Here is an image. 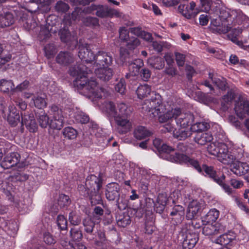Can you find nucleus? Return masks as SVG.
Wrapping results in <instances>:
<instances>
[{
  "mask_svg": "<svg viewBox=\"0 0 249 249\" xmlns=\"http://www.w3.org/2000/svg\"><path fill=\"white\" fill-rule=\"evenodd\" d=\"M234 109L240 119H244L247 116H249V102L245 98L239 97L235 101Z\"/></svg>",
  "mask_w": 249,
  "mask_h": 249,
  "instance_id": "obj_6",
  "label": "nucleus"
},
{
  "mask_svg": "<svg viewBox=\"0 0 249 249\" xmlns=\"http://www.w3.org/2000/svg\"><path fill=\"white\" fill-rule=\"evenodd\" d=\"M125 42L127 48L129 50H134L140 44L139 39L134 36L130 37L128 41Z\"/></svg>",
  "mask_w": 249,
  "mask_h": 249,
  "instance_id": "obj_56",
  "label": "nucleus"
},
{
  "mask_svg": "<svg viewBox=\"0 0 249 249\" xmlns=\"http://www.w3.org/2000/svg\"><path fill=\"white\" fill-rule=\"evenodd\" d=\"M184 209L183 207L180 205H176L172 209V211L170 213L171 216H176L177 218H180L184 214Z\"/></svg>",
  "mask_w": 249,
  "mask_h": 249,
  "instance_id": "obj_60",
  "label": "nucleus"
},
{
  "mask_svg": "<svg viewBox=\"0 0 249 249\" xmlns=\"http://www.w3.org/2000/svg\"><path fill=\"white\" fill-rule=\"evenodd\" d=\"M14 89V85L12 80L1 79L0 80V90L3 92H8Z\"/></svg>",
  "mask_w": 249,
  "mask_h": 249,
  "instance_id": "obj_41",
  "label": "nucleus"
},
{
  "mask_svg": "<svg viewBox=\"0 0 249 249\" xmlns=\"http://www.w3.org/2000/svg\"><path fill=\"white\" fill-rule=\"evenodd\" d=\"M151 94L152 95L151 98L145 101V105L143 107V108L149 113L150 116L155 117L164 113L166 108L162 104L160 96L159 94H156L153 92Z\"/></svg>",
  "mask_w": 249,
  "mask_h": 249,
  "instance_id": "obj_3",
  "label": "nucleus"
},
{
  "mask_svg": "<svg viewBox=\"0 0 249 249\" xmlns=\"http://www.w3.org/2000/svg\"><path fill=\"white\" fill-rule=\"evenodd\" d=\"M69 220L71 224L78 225L81 222V216L74 212H71L69 213Z\"/></svg>",
  "mask_w": 249,
  "mask_h": 249,
  "instance_id": "obj_54",
  "label": "nucleus"
},
{
  "mask_svg": "<svg viewBox=\"0 0 249 249\" xmlns=\"http://www.w3.org/2000/svg\"><path fill=\"white\" fill-rule=\"evenodd\" d=\"M194 116L191 112H182L179 108H176L175 120L178 126L186 128L192 124Z\"/></svg>",
  "mask_w": 249,
  "mask_h": 249,
  "instance_id": "obj_5",
  "label": "nucleus"
},
{
  "mask_svg": "<svg viewBox=\"0 0 249 249\" xmlns=\"http://www.w3.org/2000/svg\"><path fill=\"white\" fill-rule=\"evenodd\" d=\"M103 110L109 116L115 118L117 116V107L111 101H107L104 103Z\"/></svg>",
  "mask_w": 249,
  "mask_h": 249,
  "instance_id": "obj_37",
  "label": "nucleus"
},
{
  "mask_svg": "<svg viewBox=\"0 0 249 249\" xmlns=\"http://www.w3.org/2000/svg\"><path fill=\"white\" fill-rule=\"evenodd\" d=\"M50 115L53 119L50 123L49 127L51 128L60 130L64 126V117L62 110L58 106L53 105L50 107Z\"/></svg>",
  "mask_w": 249,
  "mask_h": 249,
  "instance_id": "obj_4",
  "label": "nucleus"
},
{
  "mask_svg": "<svg viewBox=\"0 0 249 249\" xmlns=\"http://www.w3.org/2000/svg\"><path fill=\"white\" fill-rule=\"evenodd\" d=\"M198 241V235L196 233L189 232L186 234L182 242L183 249H192Z\"/></svg>",
  "mask_w": 249,
  "mask_h": 249,
  "instance_id": "obj_18",
  "label": "nucleus"
},
{
  "mask_svg": "<svg viewBox=\"0 0 249 249\" xmlns=\"http://www.w3.org/2000/svg\"><path fill=\"white\" fill-rule=\"evenodd\" d=\"M102 183V178L94 175L88 176L86 179V185L91 190L88 197H89L92 205L104 204L99 192Z\"/></svg>",
  "mask_w": 249,
  "mask_h": 249,
  "instance_id": "obj_2",
  "label": "nucleus"
},
{
  "mask_svg": "<svg viewBox=\"0 0 249 249\" xmlns=\"http://www.w3.org/2000/svg\"><path fill=\"white\" fill-rule=\"evenodd\" d=\"M125 82L124 79H121L115 85V89L117 92L121 94H124L126 90Z\"/></svg>",
  "mask_w": 249,
  "mask_h": 249,
  "instance_id": "obj_63",
  "label": "nucleus"
},
{
  "mask_svg": "<svg viewBox=\"0 0 249 249\" xmlns=\"http://www.w3.org/2000/svg\"><path fill=\"white\" fill-rule=\"evenodd\" d=\"M116 205L120 210H125L128 206V200L124 195H120V196L116 199Z\"/></svg>",
  "mask_w": 249,
  "mask_h": 249,
  "instance_id": "obj_50",
  "label": "nucleus"
},
{
  "mask_svg": "<svg viewBox=\"0 0 249 249\" xmlns=\"http://www.w3.org/2000/svg\"><path fill=\"white\" fill-rule=\"evenodd\" d=\"M44 50L45 56L49 59L53 57L56 53V49L53 44H47Z\"/></svg>",
  "mask_w": 249,
  "mask_h": 249,
  "instance_id": "obj_53",
  "label": "nucleus"
},
{
  "mask_svg": "<svg viewBox=\"0 0 249 249\" xmlns=\"http://www.w3.org/2000/svg\"><path fill=\"white\" fill-rule=\"evenodd\" d=\"M219 215V212L215 209H213L209 211V212L204 216L202 217L201 222L202 223H213L215 222Z\"/></svg>",
  "mask_w": 249,
  "mask_h": 249,
  "instance_id": "obj_32",
  "label": "nucleus"
},
{
  "mask_svg": "<svg viewBox=\"0 0 249 249\" xmlns=\"http://www.w3.org/2000/svg\"><path fill=\"white\" fill-rule=\"evenodd\" d=\"M189 157L186 155L179 153H176L174 155H171L170 159L172 162H175L179 163H188Z\"/></svg>",
  "mask_w": 249,
  "mask_h": 249,
  "instance_id": "obj_42",
  "label": "nucleus"
},
{
  "mask_svg": "<svg viewBox=\"0 0 249 249\" xmlns=\"http://www.w3.org/2000/svg\"><path fill=\"white\" fill-rule=\"evenodd\" d=\"M204 226L202 229V233L205 235H212L222 233L223 231L222 226L217 223H202Z\"/></svg>",
  "mask_w": 249,
  "mask_h": 249,
  "instance_id": "obj_14",
  "label": "nucleus"
},
{
  "mask_svg": "<svg viewBox=\"0 0 249 249\" xmlns=\"http://www.w3.org/2000/svg\"><path fill=\"white\" fill-rule=\"evenodd\" d=\"M56 62L62 66H68L74 61L72 54L67 51H61L55 58Z\"/></svg>",
  "mask_w": 249,
  "mask_h": 249,
  "instance_id": "obj_15",
  "label": "nucleus"
},
{
  "mask_svg": "<svg viewBox=\"0 0 249 249\" xmlns=\"http://www.w3.org/2000/svg\"><path fill=\"white\" fill-rule=\"evenodd\" d=\"M90 70L83 64H80L71 67L69 70V73L72 76H84L89 74Z\"/></svg>",
  "mask_w": 249,
  "mask_h": 249,
  "instance_id": "obj_19",
  "label": "nucleus"
},
{
  "mask_svg": "<svg viewBox=\"0 0 249 249\" xmlns=\"http://www.w3.org/2000/svg\"><path fill=\"white\" fill-rule=\"evenodd\" d=\"M69 8V5L61 0L58 1L54 6L55 10L58 13H66Z\"/></svg>",
  "mask_w": 249,
  "mask_h": 249,
  "instance_id": "obj_52",
  "label": "nucleus"
},
{
  "mask_svg": "<svg viewBox=\"0 0 249 249\" xmlns=\"http://www.w3.org/2000/svg\"><path fill=\"white\" fill-rule=\"evenodd\" d=\"M134 137L137 140H142L150 136L152 133L144 126H138L134 130Z\"/></svg>",
  "mask_w": 249,
  "mask_h": 249,
  "instance_id": "obj_30",
  "label": "nucleus"
},
{
  "mask_svg": "<svg viewBox=\"0 0 249 249\" xmlns=\"http://www.w3.org/2000/svg\"><path fill=\"white\" fill-rule=\"evenodd\" d=\"M132 112V108L124 103H118L117 106V116L127 118Z\"/></svg>",
  "mask_w": 249,
  "mask_h": 249,
  "instance_id": "obj_26",
  "label": "nucleus"
},
{
  "mask_svg": "<svg viewBox=\"0 0 249 249\" xmlns=\"http://www.w3.org/2000/svg\"><path fill=\"white\" fill-rule=\"evenodd\" d=\"M83 225L85 231L88 234H91L95 227V223L90 218H87L83 220Z\"/></svg>",
  "mask_w": 249,
  "mask_h": 249,
  "instance_id": "obj_46",
  "label": "nucleus"
},
{
  "mask_svg": "<svg viewBox=\"0 0 249 249\" xmlns=\"http://www.w3.org/2000/svg\"><path fill=\"white\" fill-rule=\"evenodd\" d=\"M15 22L14 15L10 12L0 14V27L4 28L13 25Z\"/></svg>",
  "mask_w": 249,
  "mask_h": 249,
  "instance_id": "obj_21",
  "label": "nucleus"
},
{
  "mask_svg": "<svg viewBox=\"0 0 249 249\" xmlns=\"http://www.w3.org/2000/svg\"><path fill=\"white\" fill-rule=\"evenodd\" d=\"M213 139L212 135L209 133L198 132L194 138L195 142L201 145L210 142Z\"/></svg>",
  "mask_w": 249,
  "mask_h": 249,
  "instance_id": "obj_27",
  "label": "nucleus"
},
{
  "mask_svg": "<svg viewBox=\"0 0 249 249\" xmlns=\"http://www.w3.org/2000/svg\"><path fill=\"white\" fill-rule=\"evenodd\" d=\"M229 37L231 38V40L232 42L244 50H247L248 48H249V45L247 44V42L246 41L244 44L242 41L239 40L236 36H233V35H230Z\"/></svg>",
  "mask_w": 249,
  "mask_h": 249,
  "instance_id": "obj_64",
  "label": "nucleus"
},
{
  "mask_svg": "<svg viewBox=\"0 0 249 249\" xmlns=\"http://www.w3.org/2000/svg\"><path fill=\"white\" fill-rule=\"evenodd\" d=\"M71 236L74 241H80L83 234L81 230L76 228H72L70 231Z\"/></svg>",
  "mask_w": 249,
  "mask_h": 249,
  "instance_id": "obj_57",
  "label": "nucleus"
},
{
  "mask_svg": "<svg viewBox=\"0 0 249 249\" xmlns=\"http://www.w3.org/2000/svg\"><path fill=\"white\" fill-rule=\"evenodd\" d=\"M36 119L39 126L43 128H46L50 125L49 117L44 111H41L36 114Z\"/></svg>",
  "mask_w": 249,
  "mask_h": 249,
  "instance_id": "obj_34",
  "label": "nucleus"
},
{
  "mask_svg": "<svg viewBox=\"0 0 249 249\" xmlns=\"http://www.w3.org/2000/svg\"><path fill=\"white\" fill-rule=\"evenodd\" d=\"M219 142H212L208 145L207 146V150L208 152L213 155L216 156L217 155L218 153L219 152L218 150Z\"/></svg>",
  "mask_w": 249,
  "mask_h": 249,
  "instance_id": "obj_62",
  "label": "nucleus"
},
{
  "mask_svg": "<svg viewBox=\"0 0 249 249\" xmlns=\"http://www.w3.org/2000/svg\"><path fill=\"white\" fill-rule=\"evenodd\" d=\"M192 131L188 128H183L174 131V137L179 140H184L192 135Z\"/></svg>",
  "mask_w": 249,
  "mask_h": 249,
  "instance_id": "obj_35",
  "label": "nucleus"
},
{
  "mask_svg": "<svg viewBox=\"0 0 249 249\" xmlns=\"http://www.w3.org/2000/svg\"><path fill=\"white\" fill-rule=\"evenodd\" d=\"M103 208L105 209V214L103 215L102 222L104 225H110L113 220L111 211L108 208L106 204H102Z\"/></svg>",
  "mask_w": 249,
  "mask_h": 249,
  "instance_id": "obj_40",
  "label": "nucleus"
},
{
  "mask_svg": "<svg viewBox=\"0 0 249 249\" xmlns=\"http://www.w3.org/2000/svg\"><path fill=\"white\" fill-rule=\"evenodd\" d=\"M202 170L206 173V176H208L216 183L221 182V176L219 177L216 172L212 166H208L205 164L202 165Z\"/></svg>",
  "mask_w": 249,
  "mask_h": 249,
  "instance_id": "obj_31",
  "label": "nucleus"
},
{
  "mask_svg": "<svg viewBox=\"0 0 249 249\" xmlns=\"http://www.w3.org/2000/svg\"><path fill=\"white\" fill-rule=\"evenodd\" d=\"M73 84L78 89L86 90L89 96H94L95 98H102V93L105 92L103 88L98 87L97 82L94 78L89 80L87 75L76 77Z\"/></svg>",
  "mask_w": 249,
  "mask_h": 249,
  "instance_id": "obj_1",
  "label": "nucleus"
},
{
  "mask_svg": "<svg viewBox=\"0 0 249 249\" xmlns=\"http://www.w3.org/2000/svg\"><path fill=\"white\" fill-rule=\"evenodd\" d=\"M210 28L213 33L219 34H226L231 29L230 26L223 23L220 24L216 19L212 20Z\"/></svg>",
  "mask_w": 249,
  "mask_h": 249,
  "instance_id": "obj_22",
  "label": "nucleus"
},
{
  "mask_svg": "<svg viewBox=\"0 0 249 249\" xmlns=\"http://www.w3.org/2000/svg\"><path fill=\"white\" fill-rule=\"evenodd\" d=\"M20 155L17 152L11 153L6 156L0 163V166L4 169H9L16 165L19 161Z\"/></svg>",
  "mask_w": 249,
  "mask_h": 249,
  "instance_id": "obj_13",
  "label": "nucleus"
},
{
  "mask_svg": "<svg viewBox=\"0 0 249 249\" xmlns=\"http://www.w3.org/2000/svg\"><path fill=\"white\" fill-rule=\"evenodd\" d=\"M151 89L150 86L147 84L140 85L137 88L136 93L140 99H142L147 97L151 93Z\"/></svg>",
  "mask_w": 249,
  "mask_h": 249,
  "instance_id": "obj_38",
  "label": "nucleus"
},
{
  "mask_svg": "<svg viewBox=\"0 0 249 249\" xmlns=\"http://www.w3.org/2000/svg\"><path fill=\"white\" fill-rule=\"evenodd\" d=\"M71 200L68 196L60 194L58 199V204L61 208L67 207L70 205Z\"/></svg>",
  "mask_w": 249,
  "mask_h": 249,
  "instance_id": "obj_51",
  "label": "nucleus"
},
{
  "mask_svg": "<svg viewBox=\"0 0 249 249\" xmlns=\"http://www.w3.org/2000/svg\"><path fill=\"white\" fill-rule=\"evenodd\" d=\"M195 6L196 3L194 1H191L190 3V5L180 4L178 6V9L185 18L190 19L196 15V14H195V12L193 11Z\"/></svg>",
  "mask_w": 249,
  "mask_h": 249,
  "instance_id": "obj_25",
  "label": "nucleus"
},
{
  "mask_svg": "<svg viewBox=\"0 0 249 249\" xmlns=\"http://www.w3.org/2000/svg\"><path fill=\"white\" fill-rule=\"evenodd\" d=\"M129 32L124 27H121L119 30V38L123 42H127L130 37L129 36Z\"/></svg>",
  "mask_w": 249,
  "mask_h": 249,
  "instance_id": "obj_59",
  "label": "nucleus"
},
{
  "mask_svg": "<svg viewBox=\"0 0 249 249\" xmlns=\"http://www.w3.org/2000/svg\"><path fill=\"white\" fill-rule=\"evenodd\" d=\"M201 204L197 200H193L188 207L186 217L188 220H192L201 209Z\"/></svg>",
  "mask_w": 249,
  "mask_h": 249,
  "instance_id": "obj_17",
  "label": "nucleus"
},
{
  "mask_svg": "<svg viewBox=\"0 0 249 249\" xmlns=\"http://www.w3.org/2000/svg\"><path fill=\"white\" fill-rule=\"evenodd\" d=\"M175 108H172L171 110L168 111L167 112L160 114L159 115L156 116V117H158V120L159 122L161 123H163L167 122L168 120L171 119L172 118H174L175 117Z\"/></svg>",
  "mask_w": 249,
  "mask_h": 249,
  "instance_id": "obj_39",
  "label": "nucleus"
},
{
  "mask_svg": "<svg viewBox=\"0 0 249 249\" xmlns=\"http://www.w3.org/2000/svg\"><path fill=\"white\" fill-rule=\"evenodd\" d=\"M74 118L77 122L81 124H86L89 122V116L82 112H78L76 113Z\"/></svg>",
  "mask_w": 249,
  "mask_h": 249,
  "instance_id": "obj_55",
  "label": "nucleus"
},
{
  "mask_svg": "<svg viewBox=\"0 0 249 249\" xmlns=\"http://www.w3.org/2000/svg\"><path fill=\"white\" fill-rule=\"evenodd\" d=\"M60 36L61 40L64 42H67L72 40L73 36H71L70 32H69L67 27H64L61 29L59 33Z\"/></svg>",
  "mask_w": 249,
  "mask_h": 249,
  "instance_id": "obj_47",
  "label": "nucleus"
},
{
  "mask_svg": "<svg viewBox=\"0 0 249 249\" xmlns=\"http://www.w3.org/2000/svg\"><path fill=\"white\" fill-rule=\"evenodd\" d=\"M9 113L7 117V121L9 123L13 126H15L18 124L20 122V115L15 107L9 108Z\"/></svg>",
  "mask_w": 249,
  "mask_h": 249,
  "instance_id": "obj_28",
  "label": "nucleus"
},
{
  "mask_svg": "<svg viewBox=\"0 0 249 249\" xmlns=\"http://www.w3.org/2000/svg\"><path fill=\"white\" fill-rule=\"evenodd\" d=\"M121 187L118 183L111 182L107 184L106 187L105 196L108 201H115L120 196Z\"/></svg>",
  "mask_w": 249,
  "mask_h": 249,
  "instance_id": "obj_9",
  "label": "nucleus"
},
{
  "mask_svg": "<svg viewBox=\"0 0 249 249\" xmlns=\"http://www.w3.org/2000/svg\"><path fill=\"white\" fill-rule=\"evenodd\" d=\"M29 176L27 174L19 172H16L9 176V179L11 181H25L28 179Z\"/></svg>",
  "mask_w": 249,
  "mask_h": 249,
  "instance_id": "obj_44",
  "label": "nucleus"
},
{
  "mask_svg": "<svg viewBox=\"0 0 249 249\" xmlns=\"http://www.w3.org/2000/svg\"><path fill=\"white\" fill-rule=\"evenodd\" d=\"M95 73L98 78L104 81L109 80L113 75L112 70L107 67L99 68L95 70Z\"/></svg>",
  "mask_w": 249,
  "mask_h": 249,
  "instance_id": "obj_24",
  "label": "nucleus"
},
{
  "mask_svg": "<svg viewBox=\"0 0 249 249\" xmlns=\"http://www.w3.org/2000/svg\"><path fill=\"white\" fill-rule=\"evenodd\" d=\"M35 106L38 108L41 109L46 107L47 103L45 100V95L35 96L32 98Z\"/></svg>",
  "mask_w": 249,
  "mask_h": 249,
  "instance_id": "obj_43",
  "label": "nucleus"
},
{
  "mask_svg": "<svg viewBox=\"0 0 249 249\" xmlns=\"http://www.w3.org/2000/svg\"><path fill=\"white\" fill-rule=\"evenodd\" d=\"M148 64L155 69L161 70L164 67V59L159 56H152L148 59Z\"/></svg>",
  "mask_w": 249,
  "mask_h": 249,
  "instance_id": "obj_33",
  "label": "nucleus"
},
{
  "mask_svg": "<svg viewBox=\"0 0 249 249\" xmlns=\"http://www.w3.org/2000/svg\"><path fill=\"white\" fill-rule=\"evenodd\" d=\"M231 163V171L237 176L245 175L249 171V166L246 162L233 161Z\"/></svg>",
  "mask_w": 249,
  "mask_h": 249,
  "instance_id": "obj_16",
  "label": "nucleus"
},
{
  "mask_svg": "<svg viewBox=\"0 0 249 249\" xmlns=\"http://www.w3.org/2000/svg\"><path fill=\"white\" fill-rule=\"evenodd\" d=\"M216 157L218 160L224 164H230L235 160V157L228 151V147L224 143H219L218 150Z\"/></svg>",
  "mask_w": 249,
  "mask_h": 249,
  "instance_id": "obj_8",
  "label": "nucleus"
},
{
  "mask_svg": "<svg viewBox=\"0 0 249 249\" xmlns=\"http://www.w3.org/2000/svg\"><path fill=\"white\" fill-rule=\"evenodd\" d=\"M11 188V184L7 181H2L0 187V190L6 196L8 197L9 200L12 201L13 198L10 192Z\"/></svg>",
  "mask_w": 249,
  "mask_h": 249,
  "instance_id": "obj_48",
  "label": "nucleus"
},
{
  "mask_svg": "<svg viewBox=\"0 0 249 249\" xmlns=\"http://www.w3.org/2000/svg\"><path fill=\"white\" fill-rule=\"evenodd\" d=\"M122 15V14L118 11L104 5H98L96 12V15L101 18L112 17L113 16L121 17Z\"/></svg>",
  "mask_w": 249,
  "mask_h": 249,
  "instance_id": "obj_12",
  "label": "nucleus"
},
{
  "mask_svg": "<svg viewBox=\"0 0 249 249\" xmlns=\"http://www.w3.org/2000/svg\"><path fill=\"white\" fill-rule=\"evenodd\" d=\"M210 127L209 123L205 122H198L192 125L191 128L193 131H196L197 133L201 132L203 131L208 130Z\"/></svg>",
  "mask_w": 249,
  "mask_h": 249,
  "instance_id": "obj_45",
  "label": "nucleus"
},
{
  "mask_svg": "<svg viewBox=\"0 0 249 249\" xmlns=\"http://www.w3.org/2000/svg\"><path fill=\"white\" fill-rule=\"evenodd\" d=\"M117 224L119 227L125 228L131 222V218L128 213L120 212L116 215Z\"/></svg>",
  "mask_w": 249,
  "mask_h": 249,
  "instance_id": "obj_23",
  "label": "nucleus"
},
{
  "mask_svg": "<svg viewBox=\"0 0 249 249\" xmlns=\"http://www.w3.org/2000/svg\"><path fill=\"white\" fill-rule=\"evenodd\" d=\"M153 145L160 152L168 153L174 150L173 148L164 143L159 138H156L153 140Z\"/></svg>",
  "mask_w": 249,
  "mask_h": 249,
  "instance_id": "obj_36",
  "label": "nucleus"
},
{
  "mask_svg": "<svg viewBox=\"0 0 249 249\" xmlns=\"http://www.w3.org/2000/svg\"><path fill=\"white\" fill-rule=\"evenodd\" d=\"M83 23L87 26L94 27L99 25V20L95 17H88L84 19Z\"/></svg>",
  "mask_w": 249,
  "mask_h": 249,
  "instance_id": "obj_58",
  "label": "nucleus"
},
{
  "mask_svg": "<svg viewBox=\"0 0 249 249\" xmlns=\"http://www.w3.org/2000/svg\"><path fill=\"white\" fill-rule=\"evenodd\" d=\"M63 134L65 138L70 140L76 138L77 135L76 130L71 127L65 128Z\"/></svg>",
  "mask_w": 249,
  "mask_h": 249,
  "instance_id": "obj_49",
  "label": "nucleus"
},
{
  "mask_svg": "<svg viewBox=\"0 0 249 249\" xmlns=\"http://www.w3.org/2000/svg\"><path fill=\"white\" fill-rule=\"evenodd\" d=\"M117 124V131L120 134H124L129 132L131 127L132 124L127 118L116 116L114 118Z\"/></svg>",
  "mask_w": 249,
  "mask_h": 249,
  "instance_id": "obj_11",
  "label": "nucleus"
},
{
  "mask_svg": "<svg viewBox=\"0 0 249 249\" xmlns=\"http://www.w3.org/2000/svg\"><path fill=\"white\" fill-rule=\"evenodd\" d=\"M78 56L83 61L86 63H91L93 61L95 55L87 47H79Z\"/></svg>",
  "mask_w": 249,
  "mask_h": 249,
  "instance_id": "obj_20",
  "label": "nucleus"
},
{
  "mask_svg": "<svg viewBox=\"0 0 249 249\" xmlns=\"http://www.w3.org/2000/svg\"><path fill=\"white\" fill-rule=\"evenodd\" d=\"M143 66V61L141 59H135L132 62H129L128 70L132 76L139 74L140 69Z\"/></svg>",
  "mask_w": 249,
  "mask_h": 249,
  "instance_id": "obj_29",
  "label": "nucleus"
},
{
  "mask_svg": "<svg viewBox=\"0 0 249 249\" xmlns=\"http://www.w3.org/2000/svg\"><path fill=\"white\" fill-rule=\"evenodd\" d=\"M57 224L61 230L67 229V221L66 218L62 215H59L57 217Z\"/></svg>",
  "mask_w": 249,
  "mask_h": 249,
  "instance_id": "obj_61",
  "label": "nucleus"
},
{
  "mask_svg": "<svg viewBox=\"0 0 249 249\" xmlns=\"http://www.w3.org/2000/svg\"><path fill=\"white\" fill-rule=\"evenodd\" d=\"M112 57L110 54L104 51H99L95 55L94 64L99 68L107 67L112 63Z\"/></svg>",
  "mask_w": 249,
  "mask_h": 249,
  "instance_id": "obj_7",
  "label": "nucleus"
},
{
  "mask_svg": "<svg viewBox=\"0 0 249 249\" xmlns=\"http://www.w3.org/2000/svg\"><path fill=\"white\" fill-rule=\"evenodd\" d=\"M235 241V234L231 231L221 235L215 240L216 244H220L227 249L232 246Z\"/></svg>",
  "mask_w": 249,
  "mask_h": 249,
  "instance_id": "obj_10",
  "label": "nucleus"
}]
</instances>
